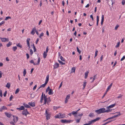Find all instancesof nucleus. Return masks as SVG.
I'll use <instances>...</instances> for the list:
<instances>
[{"mask_svg":"<svg viewBox=\"0 0 125 125\" xmlns=\"http://www.w3.org/2000/svg\"><path fill=\"white\" fill-rule=\"evenodd\" d=\"M100 119V117H97L96 119L90 121L88 122V123H86L84 124V125H92L93 123H94L95 122L99 120Z\"/></svg>","mask_w":125,"mask_h":125,"instance_id":"obj_1","label":"nucleus"},{"mask_svg":"<svg viewBox=\"0 0 125 125\" xmlns=\"http://www.w3.org/2000/svg\"><path fill=\"white\" fill-rule=\"evenodd\" d=\"M40 57H39L38 59V62L37 63H35L34 62V61L33 60H31L30 61V62L31 63H33L34 65H38L39 64L40 62Z\"/></svg>","mask_w":125,"mask_h":125,"instance_id":"obj_2","label":"nucleus"},{"mask_svg":"<svg viewBox=\"0 0 125 125\" xmlns=\"http://www.w3.org/2000/svg\"><path fill=\"white\" fill-rule=\"evenodd\" d=\"M61 121L62 123H70L71 121L72 122L73 121L69 120H67L66 119H62L61 120Z\"/></svg>","mask_w":125,"mask_h":125,"instance_id":"obj_3","label":"nucleus"},{"mask_svg":"<svg viewBox=\"0 0 125 125\" xmlns=\"http://www.w3.org/2000/svg\"><path fill=\"white\" fill-rule=\"evenodd\" d=\"M22 114L23 115H24L26 116L28 114H30L29 112L27 111V109L24 110L22 112Z\"/></svg>","mask_w":125,"mask_h":125,"instance_id":"obj_4","label":"nucleus"},{"mask_svg":"<svg viewBox=\"0 0 125 125\" xmlns=\"http://www.w3.org/2000/svg\"><path fill=\"white\" fill-rule=\"evenodd\" d=\"M75 117V120L76 121L77 123H79L80 122V120H81V117H79L78 118L77 117L76 115H74Z\"/></svg>","mask_w":125,"mask_h":125,"instance_id":"obj_5","label":"nucleus"},{"mask_svg":"<svg viewBox=\"0 0 125 125\" xmlns=\"http://www.w3.org/2000/svg\"><path fill=\"white\" fill-rule=\"evenodd\" d=\"M120 112H116V113H113V114L118 113V115H114L113 116L111 117V119L114 118H115V117H118V116H120L121 115V114H120Z\"/></svg>","mask_w":125,"mask_h":125,"instance_id":"obj_6","label":"nucleus"},{"mask_svg":"<svg viewBox=\"0 0 125 125\" xmlns=\"http://www.w3.org/2000/svg\"><path fill=\"white\" fill-rule=\"evenodd\" d=\"M13 120L14 122L15 123H16L18 120V117L16 116H15L14 115H13Z\"/></svg>","mask_w":125,"mask_h":125,"instance_id":"obj_7","label":"nucleus"},{"mask_svg":"<svg viewBox=\"0 0 125 125\" xmlns=\"http://www.w3.org/2000/svg\"><path fill=\"white\" fill-rule=\"evenodd\" d=\"M30 38H28L27 39V46L30 49Z\"/></svg>","mask_w":125,"mask_h":125,"instance_id":"obj_8","label":"nucleus"},{"mask_svg":"<svg viewBox=\"0 0 125 125\" xmlns=\"http://www.w3.org/2000/svg\"><path fill=\"white\" fill-rule=\"evenodd\" d=\"M0 39L1 41L2 42H5L6 41H7V42H8L9 41V39L8 38H0Z\"/></svg>","mask_w":125,"mask_h":125,"instance_id":"obj_9","label":"nucleus"},{"mask_svg":"<svg viewBox=\"0 0 125 125\" xmlns=\"http://www.w3.org/2000/svg\"><path fill=\"white\" fill-rule=\"evenodd\" d=\"M28 104L33 107H34L35 106V103L34 102L33 103L29 102L28 103Z\"/></svg>","mask_w":125,"mask_h":125,"instance_id":"obj_10","label":"nucleus"},{"mask_svg":"<svg viewBox=\"0 0 125 125\" xmlns=\"http://www.w3.org/2000/svg\"><path fill=\"white\" fill-rule=\"evenodd\" d=\"M36 30V28L35 27H34V28H32V31H31V34H32L33 35H34L35 34V32H34V31H35Z\"/></svg>","mask_w":125,"mask_h":125,"instance_id":"obj_11","label":"nucleus"},{"mask_svg":"<svg viewBox=\"0 0 125 125\" xmlns=\"http://www.w3.org/2000/svg\"><path fill=\"white\" fill-rule=\"evenodd\" d=\"M17 109H18L20 110H25V108L24 106H22L19 108H17Z\"/></svg>","mask_w":125,"mask_h":125,"instance_id":"obj_12","label":"nucleus"},{"mask_svg":"<svg viewBox=\"0 0 125 125\" xmlns=\"http://www.w3.org/2000/svg\"><path fill=\"white\" fill-rule=\"evenodd\" d=\"M115 103L114 104H112L108 106L107 107H106L108 109L110 108L114 107L115 105Z\"/></svg>","mask_w":125,"mask_h":125,"instance_id":"obj_13","label":"nucleus"},{"mask_svg":"<svg viewBox=\"0 0 125 125\" xmlns=\"http://www.w3.org/2000/svg\"><path fill=\"white\" fill-rule=\"evenodd\" d=\"M5 114L6 116L9 118H10L12 115L11 114H9L7 112H5Z\"/></svg>","mask_w":125,"mask_h":125,"instance_id":"obj_14","label":"nucleus"},{"mask_svg":"<svg viewBox=\"0 0 125 125\" xmlns=\"http://www.w3.org/2000/svg\"><path fill=\"white\" fill-rule=\"evenodd\" d=\"M59 67V64L57 62H56L55 64V65L54 66V68L56 69L58 68Z\"/></svg>","mask_w":125,"mask_h":125,"instance_id":"obj_15","label":"nucleus"},{"mask_svg":"<svg viewBox=\"0 0 125 125\" xmlns=\"http://www.w3.org/2000/svg\"><path fill=\"white\" fill-rule=\"evenodd\" d=\"M49 75H47L46 77V80L45 81V83L46 84H47V83H48L49 80Z\"/></svg>","mask_w":125,"mask_h":125,"instance_id":"obj_16","label":"nucleus"},{"mask_svg":"<svg viewBox=\"0 0 125 125\" xmlns=\"http://www.w3.org/2000/svg\"><path fill=\"white\" fill-rule=\"evenodd\" d=\"M46 84H46V83H45L44 84L41 85H40V87L38 88V89L37 90L42 87H43V88L44 87H45V86Z\"/></svg>","mask_w":125,"mask_h":125,"instance_id":"obj_17","label":"nucleus"},{"mask_svg":"<svg viewBox=\"0 0 125 125\" xmlns=\"http://www.w3.org/2000/svg\"><path fill=\"white\" fill-rule=\"evenodd\" d=\"M48 94L49 95H50L53 94V92L52 91V89H50L48 93Z\"/></svg>","mask_w":125,"mask_h":125,"instance_id":"obj_18","label":"nucleus"},{"mask_svg":"<svg viewBox=\"0 0 125 125\" xmlns=\"http://www.w3.org/2000/svg\"><path fill=\"white\" fill-rule=\"evenodd\" d=\"M59 115L60 118H63L65 117V115L64 114L59 113Z\"/></svg>","mask_w":125,"mask_h":125,"instance_id":"obj_19","label":"nucleus"},{"mask_svg":"<svg viewBox=\"0 0 125 125\" xmlns=\"http://www.w3.org/2000/svg\"><path fill=\"white\" fill-rule=\"evenodd\" d=\"M113 84L112 83H111L110 84V85L108 86V87L107 90L106 91V92H107L108 90H109V89H110L111 88V87L112 86V85Z\"/></svg>","mask_w":125,"mask_h":125,"instance_id":"obj_20","label":"nucleus"},{"mask_svg":"<svg viewBox=\"0 0 125 125\" xmlns=\"http://www.w3.org/2000/svg\"><path fill=\"white\" fill-rule=\"evenodd\" d=\"M23 105L26 108H31V107L29 105L27 104H26L25 103H23Z\"/></svg>","mask_w":125,"mask_h":125,"instance_id":"obj_21","label":"nucleus"},{"mask_svg":"<svg viewBox=\"0 0 125 125\" xmlns=\"http://www.w3.org/2000/svg\"><path fill=\"white\" fill-rule=\"evenodd\" d=\"M101 113H105V108H102L100 109Z\"/></svg>","mask_w":125,"mask_h":125,"instance_id":"obj_22","label":"nucleus"},{"mask_svg":"<svg viewBox=\"0 0 125 125\" xmlns=\"http://www.w3.org/2000/svg\"><path fill=\"white\" fill-rule=\"evenodd\" d=\"M46 118L47 120L49 119L50 118V114L46 115Z\"/></svg>","mask_w":125,"mask_h":125,"instance_id":"obj_23","label":"nucleus"},{"mask_svg":"<svg viewBox=\"0 0 125 125\" xmlns=\"http://www.w3.org/2000/svg\"><path fill=\"white\" fill-rule=\"evenodd\" d=\"M104 15H102V20L101 22V24L102 25L103 24V22L104 21Z\"/></svg>","mask_w":125,"mask_h":125,"instance_id":"obj_24","label":"nucleus"},{"mask_svg":"<svg viewBox=\"0 0 125 125\" xmlns=\"http://www.w3.org/2000/svg\"><path fill=\"white\" fill-rule=\"evenodd\" d=\"M95 112L97 113V114H100L101 113L100 109L96 110Z\"/></svg>","mask_w":125,"mask_h":125,"instance_id":"obj_25","label":"nucleus"},{"mask_svg":"<svg viewBox=\"0 0 125 125\" xmlns=\"http://www.w3.org/2000/svg\"><path fill=\"white\" fill-rule=\"evenodd\" d=\"M93 113H91L89 115V116L90 117H93L94 116Z\"/></svg>","mask_w":125,"mask_h":125,"instance_id":"obj_26","label":"nucleus"},{"mask_svg":"<svg viewBox=\"0 0 125 125\" xmlns=\"http://www.w3.org/2000/svg\"><path fill=\"white\" fill-rule=\"evenodd\" d=\"M10 83H7L6 86V87H7L9 89L10 86Z\"/></svg>","mask_w":125,"mask_h":125,"instance_id":"obj_27","label":"nucleus"},{"mask_svg":"<svg viewBox=\"0 0 125 125\" xmlns=\"http://www.w3.org/2000/svg\"><path fill=\"white\" fill-rule=\"evenodd\" d=\"M47 54V53L46 52H44L43 53V57L44 58H46Z\"/></svg>","mask_w":125,"mask_h":125,"instance_id":"obj_28","label":"nucleus"},{"mask_svg":"<svg viewBox=\"0 0 125 125\" xmlns=\"http://www.w3.org/2000/svg\"><path fill=\"white\" fill-rule=\"evenodd\" d=\"M89 73V72H87L85 73V77L84 78L85 79H86L87 78L88 73Z\"/></svg>","mask_w":125,"mask_h":125,"instance_id":"obj_29","label":"nucleus"},{"mask_svg":"<svg viewBox=\"0 0 125 125\" xmlns=\"http://www.w3.org/2000/svg\"><path fill=\"white\" fill-rule=\"evenodd\" d=\"M97 23L96 25L97 26L98 25V22L99 21V16H97Z\"/></svg>","mask_w":125,"mask_h":125,"instance_id":"obj_30","label":"nucleus"},{"mask_svg":"<svg viewBox=\"0 0 125 125\" xmlns=\"http://www.w3.org/2000/svg\"><path fill=\"white\" fill-rule=\"evenodd\" d=\"M12 44V42H9L8 44L7 45V47H9Z\"/></svg>","mask_w":125,"mask_h":125,"instance_id":"obj_31","label":"nucleus"},{"mask_svg":"<svg viewBox=\"0 0 125 125\" xmlns=\"http://www.w3.org/2000/svg\"><path fill=\"white\" fill-rule=\"evenodd\" d=\"M47 100L48 104H49V103H50L51 101V100L50 98V97H48L47 98Z\"/></svg>","mask_w":125,"mask_h":125,"instance_id":"obj_32","label":"nucleus"},{"mask_svg":"<svg viewBox=\"0 0 125 125\" xmlns=\"http://www.w3.org/2000/svg\"><path fill=\"white\" fill-rule=\"evenodd\" d=\"M23 72V75L25 76L26 73V69H24Z\"/></svg>","mask_w":125,"mask_h":125,"instance_id":"obj_33","label":"nucleus"},{"mask_svg":"<svg viewBox=\"0 0 125 125\" xmlns=\"http://www.w3.org/2000/svg\"><path fill=\"white\" fill-rule=\"evenodd\" d=\"M86 81H84L83 83V89L84 88L85 86H86Z\"/></svg>","mask_w":125,"mask_h":125,"instance_id":"obj_34","label":"nucleus"},{"mask_svg":"<svg viewBox=\"0 0 125 125\" xmlns=\"http://www.w3.org/2000/svg\"><path fill=\"white\" fill-rule=\"evenodd\" d=\"M75 68L74 67H73L71 69V73H74L75 71Z\"/></svg>","mask_w":125,"mask_h":125,"instance_id":"obj_35","label":"nucleus"},{"mask_svg":"<svg viewBox=\"0 0 125 125\" xmlns=\"http://www.w3.org/2000/svg\"><path fill=\"white\" fill-rule=\"evenodd\" d=\"M111 111H112V109H108L106 110L105 109V112H107V113L109 112H111Z\"/></svg>","mask_w":125,"mask_h":125,"instance_id":"obj_36","label":"nucleus"},{"mask_svg":"<svg viewBox=\"0 0 125 125\" xmlns=\"http://www.w3.org/2000/svg\"><path fill=\"white\" fill-rule=\"evenodd\" d=\"M72 114L74 115V116L75 115L77 114V111H76V112L73 111L72 112Z\"/></svg>","mask_w":125,"mask_h":125,"instance_id":"obj_37","label":"nucleus"},{"mask_svg":"<svg viewBox=\"0 0 125 125\" xmlns=\"http://www.w3.org/2000/svg\"><path fill=\"white\" fill-rule=\"evenodd\" d=\"M16 45L17 46L19 47L20 48H22V46L21 45L20 43H19L18 44H17Z\"/></svg>","mask_w":125,"mask_h":125,"instance_id":"obj_38","label":"nucleus"},{"mask_svg":"<svg viewBox=\"0 0 125 125\" xmlns=\"http://www.w3.org/2000/svg\"><path fill=\"white\" fill-rule=\"evenodd\" d=\"M83 115V114L82 113L79 115H76V116L78 118L79 117H81V116H82Z\"/></svg>","mask_w":125,"mask_h":125,"instance_id":"obj_39","label":"nucleus"},{"mask_svg":"<svg viewBox=\"0 0 125 125\" xmlns=\"http://www.w3.org/2000/svg\"><path fill=\"white\" fill-rule=\"evenodd\" d=\"M44 35V33L43 32H42L40 35L39 37L40 38H41L42 39V37Z\"/></svg>","mask_w":125,"mask_h":125,"instance_id":"obj_40","label":"nucleus"},{"mask_svg":"<svg viewBox=\"0 0 125 125\" xmlns=\"http://www.w3.org/2000/svg\"><path fill=\"white\" fill-rule=\"evenodd\" d=\"M58 61L62 65H64L65 64V63H64L62 61L59 60H58Z\"/></svg>","mask_w":125,"mask_h":125,"instance_id":"obj_41","label":"nucleus"},{"mask_svg":"<svg viewBox=\"0 0 125 125\" xmlns=\"http://www.w3.org/2000/svg\"><path fill=\"white\" fill-rule=\"evenodd\" d=\"M17 47L16 46L13 47V50L14 51H15L17 49Z\"/></svg>","mask_w":125,"mask_h":125,"instance_id":"obj_42","label":"nucleus"},{"mask_svg":"<svg viewBox=\"0 0 125 125\" xmlns=\"http://www.w3.org/2000/svg\"><path fill=\"white\" fill-rule=\"evenodd\" d=\"M50 89V87L49 86L46 89V92H47L49 90V91Z\"/></svg>","mask_w":125,"mask_h":125,"instance_id":"obj_43","label":"nucleus"},{"mask_svg":"<svg viewBox=\"0 0 125 125\" xmlns=\"http://www.w3.org/2000/svg\"><path fill=\"white\" fill-rule=\"evenodd\" d=\"M11 17L10 16H8L6 17L5 18V20H8V19H11Z\"/></svg>","mask_w":125,"mask_h":125,"instance_id":"obj_44","label":"nucleus"},{"mask_svg":"<svg viewBox=\"0 0 125 125\" xmlns=\"http://www.w3.org/2000/svg\"><path fill=\"white\" fill-rule=\"evenodd\" d=\"M19 91V88H17L15 92V94H16L18 93Z\"/></svg>","mask_w":125,"mask_h":125,"instance_id":"obj_45","label":"nucleus"},{"mask_svg":"<svg viewBox=\"0 0 125 125\" xmlns=\"http://www.w3.org/2000/svg\"><path fill=\"white\" fill-rule=\"evenodd\" d=\"M55 117L56 118H60V116H59V113L58 115H56L55 116Z\"/></svg>","mask_w":125,"mask_h":125,"instance_id":"obj_46","label":"nucleus"},{"mask_svg":"<svg viewBox=\"0 0 125 125\" xmlns=\"http://www.w3.org/2000/svg\"><path fill=\"white\" fill-rule=\"evenodd\" d=\"M77 52L79 53L80 54L81 52V51H80L78 47H77Z\"/></svg>","mask_w":125,"mask_h":125,"instance_id":"obj_47","label":"nucleus"},{"mask_svg":"<svg viewBox=\"0 0 125 125\" xmlns=\"http://www.w3.org/2000/svg\"><path fill=\"white\" fill-rule=\"evenodd\" d=\"M98 52V51L97 50H96L95 52V55L94 56V58L97 55V53Z\"/></svg>","mask_w":125,"mask_h":125,"instance_id":"obj_48","label":"nucleus"},{"mask_svg":"<svg viewBox=\"0 0 125 125\" xmlns=\"http://www.w3.org/2000/svg\"><path fill=\"white\" fill-rule=\"evenodd\" d=\"M70 95H68L66 98L65 99H67V100H68L70 98Z\"/></svg>","mask_w":125,"mask_h":125,"instance_id":"obj_49","label":"nucleus"},{"mask_svg":"<svg viewBox=\"0 0 125 125\" xmlns=\"http://www.w3.org/2000/svg\"><path fill=\"white\" fill-rule=\"evenodd\" d=\"M120 45V42H119L117 43V45L115 47L117 48L119 47V46Z\"/></svg>","mask_w":125,"mask_h":125,"instance_id":"obj_50","label":"nucleus"},{"mask_svg":"<svg viewBox=\"0 0 125 125\" xmlns=\"http://www.w3.org/2000/svg\"><path fill=\"white\" fill-rule=\"evenodd\" d=\"M30 55H32L33 53V51L31 49H30Z\"/></svg>","mask_w":125,"mask_h":125,"instance_id":"obj_51","label":"nucleus"},{"mask_svg":"<svg viewBox=\"0 0 125 125\" xmlns=\"http://www.w3.org/2000/svg\"><path fill=\"white\" fill-rule=\"evenodd\" d=\"M60 58L61 60H62L63 61H64V58L62 57V56H61L60 57Z\"/></svg>","mask_w":125,"mask_h":125,"instance_id":"obj_52","label":"nucleus"},{"mask_svg":"<svg viewBox=\"0 0 125 125\" xmlns=\"http://www.w3.org/2000/svg\"><path fill=\"white\" fill-rule=\"evenodd\" d=\"M2 110H4V109L7 110V107H6L5 106H3L2 107Z\"/></svg>","mask_w":125,"mask_h":125,"instance_id":"obj_53","label":"nucleus"},{"mask_svg":"<svg viewBox=\"0 0 125 125\" xmlns=\"http://www.w3.org/2000/svg\"><path fill=\"white\" fill-rule=\"evenodd\" d=\"M2 91L0 90V96L1 97H2Z\"/></svg>","mask_w":125,"mask_h":125,"instance_id":"obj_54","label":"nucleus"},{"mask_svg":"<svg viewBox=\"0 0 125 125\" xmlns=\"http://www.w3.org/2000/svg\"><path fill=\"white\" fill-rule=\"evenodd\" d=\"M125 0H122V4L123 5H125Z\"/></svg>","mask_w":125,"mask_h":125,"instance_id":"obj_55","label":"nucleus"},{"mask_svg":"<svg viewBox=\"0 0 125 125\" xmlns=\"http://www.w3.org/2000/svg\"><path fill=\"white\" fill-rule=\"evenodd\" d=\"M43 98H44V100L47 99V98L46 96L45 95V94H44V95Z\"/></svg>","mask_w":125,"mask_h":125,"instance_id":"obj_56","label":"nucleus"},{"mask_svg":"<svg viewBox=\"0 0 125 125\" xmlns=\"http://www.w3.org/2000/svg\"><path fill=\"white\" fill-rule=\"evenodd\" d=\"M125 56H124L121 59V61H122L125 59Z\"/></svg>","mask_w":125,"mask_h":125,"instance_id":"obj_57","label":"nucleus"},{"mask_svg":"<svg viewBox=\"0 0 125 125\" xmlns=\"http://www.w3.org/2000/svg\"><path fill=\"white\" fill-rule=\"evenodd\" d=\"M122 96H123L122 95L120 94L118 96L117 98L119 99V98H121Z\"/></svg>","mask_w":125,"mask_h":125,"instance_id":"obj_58","label":"nucleus"},{"mask_svg":"<svg viewBox=\"0 0 125 125\" xmlns=\"http://www.w3.org/2000/svg\"><path fill=\"white\" fill-rule=\"evenodd\" d=\"M96 74L94 75V78L93 79L92 81V82H93L94 81V80H95V76H96Z\"/></svg>","mask_w":125,"mask_h":125,"instance_id":"obj_59","label":"nucleus"},{"mask_svg":"<svg viewBox=\"0 0 125 125\" xmlns=\"http://www.w3.org/2000/svg\"><path fill=\"white\" fill-rule=\"evenodd\" d=\"M7 91H5V92L3 94V96H4L5 97L6 96L7 94Z\"/></svg>","mask_w":125,"mask_h":125,"instance_id":"obj_60","label":"nucleus"},{"mask_svg":"<svg viewBox=\"0 0 125 125\" xmlns=\"http://www.w3.org/2000/svg\"><path fill=\"white\" fill-rule=\"evenodd\" d=\"M5 23V21H2L0 23V26H1L2 24Z\"/></svg>","mask_w":125,"mask_h":125,"instance_id":"obj_61","label":"nucleus"},{"mask_svg":"<svg viewBox=\"0 0 125 125\" xmlns=\"http://www.w3.org/2000/svg\"><path fill=\"white\" fill-rule=\"evenodd\" d=\"M43 97H41L40 102L41 103H42L43 102Z\"/></svg>","mask_w":125,"mask_h":125,"instance_id":"obj_62","label":"nucleus"},{"mask_svg":"<svg viewBox=\"0 0 125 125\" xmlns=\"http://www.w3.org/2000/svg\"><path fill=\"white\" fill-rule=\"evenodd\" d=\"M13 97V96L11 95L10 98V101H11Z\"/></svg>","mask_w":125,"mask_h":125,"instance_id":"obj_63","label":"nucleus"},{"mask_svg":"<svg viewBox=\"0 0 125 125\" xmlns=\"http://www.w3.org/2000/svg\"><path fill=\"white\" fill-rule=\"evenodd\" d=\"M119 27V25H116V26L115 28V30H116L117 29V28H118V27Z\"/></svg>","mask_w":125,"mask_h":125,"instance_id":"obj_64","label":"nucleus"}]
</instances>
